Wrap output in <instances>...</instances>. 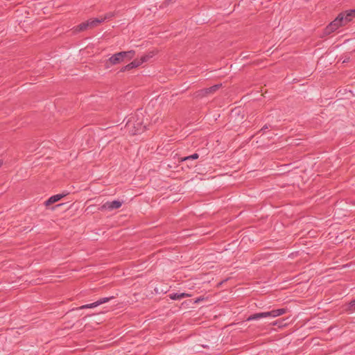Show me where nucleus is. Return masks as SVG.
I'll list each match as a JSON object with an SVG mask.
<instances>
[{
  "label": "nucleus",
  "instance_id": "1",
  "mask_svg": "<svg viewBox=\"0 0 355 355\" xmlns=\"http://www.w3.org/2000/svg\"><path fill=\"white\" fill-rule=\"evenodd\" d=\"M355 17V10H349L340 12L324 29L326 34H330L336 31L340 26H344Z\"/></svg>",
  "mask_w": 355,
  "mask_h": 355
},
{
  "label": "nucleus",
  "instance_id": "2",
  "mask_svg": "<svg viewBox=\"0 0 355 355\" xmlns=\"http://www.w3.org/2000/svg\"><path fill=\"white\" fill-rule=\"evenodd\" d=\"M125 127L132 135L140 134L146 130V125L143 124L142 119H140L139 114H136L135 116L128 119Z\"/></svg>",
  "mask_w": 355,
  "mask_h": 355
},
{
  "label": "nucleus",
  "instance_id": "3",
  "mask_svg": "<svg viewBox=\"0 0 355 355\" xmlns=\"http://www.w3.org/2000/svg\"><path fill=\"white\" fill-rule=\"evenodd\" d=\"M135 55V51L133 50L128 51H121L114 54L111 56L106 62V65L109 67V64L111 65H114L119 64L123 61L130 60L134 58Z\"/></svg>",
  "mask_w": 355,
  "mask_h": 355
},
{
  "label": "nucleus",
  "instance_id": "4",
  "mask_svg": "<svg viewBox=\"0 0 355 355\" xmlns=\"http://www.w3.org/2000/svg\"><path fill=\"white\" fill-rule=\"evenodd\" d=\"M288 309L285 308L273 309L270 311L267 312H261V313H256L250 315L248 318L247 321H252L259 320L263 318L272 317L275 318L282 315L285 314L287 312Z\"/></svg>",
  "mask_w": 355,
  "mask_h": 355
},
{
  "label": "nucleus",
  "instance_id": "5",
  "mask_svg": "<svg viewBox=\"0 0 355 355\" xmlns=\"http://www.w3.org/2000/svg\"><path fill=\"white\" fill-rule=\"evenodd\" d=\"M121 205H122V202H121L119 200H113L112 202L107 201L105 203H104L103 205H102L98 208V209L101 211H105V210L112 211V210L120 208L121 207Z\"/></svg>",
  "mask_w": 355,
  "mask_h": 355
},
{
  "label": "nucleus",
  "instance_id": "6",
  "mask_svg": "<svg viewBox=\"0 0 355 355\" xmlns=\"http://www.w3.org/2000/svg\"><path fill=\"white\" fill-rule=\"evenodd\" d=\"M114 297H102V298H100L98 300H97L96 302H94V303H91V304H85V305H83L79 307V309H91V308H94V307H96L101 304H103L104 303H106V302H108L111 299H113Z\"/></svg>",
  "mask_w": 355,
  "mask_h": 355
},
{
  "label": "nucleus",
  "instance_id": "7",
  "mask_svg": "<svg viewBox=\"0 0 355 355\" xmlns=\"http://www.w3.org/2000/svg\"><path fill=\"white\" fill-rule=\"evenodd\" d=\"M65 196H66V194H57V195L52 196L47 200L45 201L44 204L46 206L51 205L59 201Z\"/></svg>",
  "mask_w": 355,
  "mask_h": 355
},
{
  "label": "nucleus",
  "instance_id": "8",
  "mask_svg": "<svg viewBox=\"0 0 355 355\" xmlns=\"http://www.w3.org/2000/svg\"><path fill=\"white\" fill-rule=\"evenodd\" d=\"M222 86V84H217L215 85H213L209 88H205L202 90H201V92L203 95H208L210 94H214L216 92L219 88H220Z\"/></svg>",
  "mask_w": 355,
  "mask_h": 355
},
{
  "label": "nucleus",
  "instance_id": "9",
  "mask_svg": "<svg viewBox=\"0 0 355 355\" xmlns=\"http://www.w3.org/2000/svg\"><path fill=\"white\" fill-rule=\"evenodd\" d=\"M191 295L186 293H171L168 295V297H170V299L173 300H178L182 299L184 297H191Z\"/></svg>",
  "mask_w": 355,
  "mask_h": 355
},
{
  "label": "nucleus",
  "instance_id": "10",
  "mask_svg": "<svg viewBox=\"0 0 355 355\" xmlns=\"http://www.w3.org/2000/svg\"><path fill=\"white\" fill-rule=\"evenodd\" d=\"M102 20L103 19H101V17L89 19L88 21L89 24V28H93L99 25L100 24L103 23Z\"/></svg>",
  "mask_w": 355,
  "mask_h": 355
},
{
  "label": "nucleus",
  "instance_id": "11",
  "mask_svg": "<svg viewBox=\"0 0 355 355\" xmlns=\"http://www.w3.org/2000/svg\"><path fill=\"white\" fill-rule=\"evenodd\" d=\"M156 54V52L155 51H151L148 53H147L146 55L141 56V60L143 62H146L150 60V58H152Z\"/></svg>",
  "mask_w": 355,
  "mask_h": 355
},
{
  "label": "nucleus",
  "instance_id": "12",
  "mask_svg": "<svg viewBox=\"0 0 355 355\" xmlns=\"http://www.w3.org/2000/svg\"><path fill=\"white\" fill-rule=\"evenodd\" d=\"M345 311L349 313L355 312V299L346 305Z\"/></svg>",
  "mask_w": 355,
  "mask_h": 355
},
{
  "label": "nucleus",
  "instance_id": "13",
  "mask_svg": "<svg viewBox=\"0 0 355 355\" xmlns=\"http://www.w3.org/2000/svg\"><path fill=\"white\" fill-rule=\"evenodd\" d=\"M89 28V24L88 20L80 24L76 28L78 31H83Z\"/></svg>",
  "mask_w": 355,
  "mask_h": 355
},
{
  "label": "nucleus",
  "instance_id": "14",
  "mask_svg": "<svg viewBox=\"0 0 355 355\" xmlns=\"http://www.w3.org/2000/svg\"><path fill=\"white\" fill-rule=\"evenodd\" d=\"M89 28V24L88 20L80 24L76 28L78 31H83Z\"/></svg>",
  "mask_w": 355,
  "mask_h": 355
},
{
  "label": "nucleus",
  "instance_id": "15",
  "mask_svg": "<svg viewBox=\"0 0 355 355\" xmlns=\"http://www.w3.org/2000/svg\"><path fill=\"white\" fill-rule=\"evenodd\" d=\"M198 157H199V155L198 153H194L191 155L180 158V161L182 162H186V161L192 160V159H197Z\"/></svg>",
  "mask_w": 355,
  "mask_h": 355
},
{
  "label": "nucleus",
  "instance_id": "16",
  "mask_svg": "<svg viewBox=\"0 0 355 355\" xmlns=\"http://www.w3.org/2000/svg\"><path fill=\"white\" fill-rule=\"evenodd\" d=\"M131 63H132L133 68H136V67L140 66L144 62H143L141 58H140V59H135L132 62H131Z\"/></svg>",
  "mask_w": 355,
  "mask_h": 355
},
{
  "label": "nucleus",
  "instance_id": "17",
  "mask_svg": "<svg viewBox=\"0 0 355 355\" xmlns=\"http://www.w3.org/2000/svg\"><path fill=\"white\" fill-rule=\"evenodd\" d=\"M114 17V13L112 12H107L106 13L103 17H100L102 20V21H105L107 19H110Z\"/></svg>",
  "mask_w": 355,
  "mask_h": 355
},
{
  "label": "nucleus",
  "instance_id": "18",
  "mask_svg": "<svg viewBox=\"0 0 355 355\" xmlns=\"http://www.w3.org/2000/svg\"><path fill=\"white\" fill-rule=\"evenodd\" d=\"M134 69L132 65V63H129L127 65L123 67L121 69V71L122 72H124V71H130L131 69Z\"/></svg>",
  "mask_w": 355,
  "mask_h": 355
},
{
  "label": "nucleus",
  "instance_id": "19",
  "mask_svg": "<svg viewBox=\"0 0 355 355\" xmlns=\"http://www.w3.org/2000/svg\"><path fill=\"white\" fill-rule=\"evenodd\" d=\"M269 128H270V125H268V124H266L265 125L263 126V128L259 130V132H264V131L266 130V129H268Z\"/></svg>",
  "mask_w": 355,
  "mask_h": 355
},
{
  "label": "nucleus",
  "instance_id": "20",
  "mask_svg": "<svg viewBox=\"0 0 355 355\" xmlns=\"http://www.w3.org/2000/svg\"><path fill=\"white\" fill-rule=\"evenodd\" d=\"M3 162L0 160V167L2 166Z\"/></svg>",
  "mask_w": 355,
  "mask_h": 355
}]
</instances>
